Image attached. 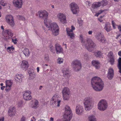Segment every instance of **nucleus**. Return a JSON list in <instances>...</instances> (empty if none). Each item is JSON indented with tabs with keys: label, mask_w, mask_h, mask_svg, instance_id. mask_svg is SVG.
<instances>
[{
	"label": "nucleus",
	"mask_w": 121,
	"mask_h": 121,
	"mask_svg": "<svg viewBox=\"0 0 121 121\" xmlns=\"http://www.w3.org/2000/svg\"><path fill=\"white\" fill-rule=\"evenodd\" d=\"M100 4L99 2H95L93 3L92 5V8L94 9H97L100 6Z\"/></svg>",
	"instance_id": "29"
},
{
	"label": "nucleus",
	"mask_w": 121,
	"mask_h": 121,
	"mask_svg": "<svg viewBox=\"0 0 121 121\" xmlns=\"http://www.w3.org/2000/svg\"><path fill=\"white\" fill-rule=\"evenodd\" d=\"M86 4H88L89 6H90L91 5V4L90 2L89 1H87L86 2Z\"/></svg>",
	"instance_id": "51"
},
{
	"label": "nucleus",
	"mask_w": 121,
	"mask_h": 121,
	"mask_svg": "<svg viewBox=\"0 0 121 121\" xmlns=\"http://www.w3.org/2000/svg\"><path fill=\"white\" fill-rule=\"evenodd\" d=\"M37 72H38L39 71V68L38 67H37Z\"/></svg>",
	"instance_id": "61"
},
{
	"label": "nucleus",
	"mask_w": 121,
	"mask_h": 121,
	"mask_svg": "<svg viewBox=\"0 0 121 121\" xmlns=\"http://www.w3.org/2000/svg\"><path fill=\"white\" fill-rule=\"evenodd\" d=\"M54 121V118L52 117H51L50 118V120L49 121Z\"/></svg>",
	"instance_id": "55"
},
{
	"label": "nucleus",
	"mask_w": 121,
	"mask_h": 121,
	"mask_svg": "<svg viewBox=\"0 0 121 121\" xmlns=\"http://www.w3.org/2000/svg\"><path fill=\"white\" fill-rule=\"evenodd\" d=\"M59 95H58L56 94L55 95L52 99L51 101H54V103H55V104H57V106L59 107L60 106V103L61 101L60 100H58V98Z\"/></svg>",
	"instance_id": "18"
},
{
	"label": "nucleus",
	"mask_w": 121,
	"mask_h": 121,
	"mask_svg": "<svg viewBox=\"0 0 121 121\" xmlns=\"http://www.w3.org/2000/svg\"><path fill=\"white\" fill-rule=\"evenodd\" d=\"M5 88V86H2L1 87V89L2 90H3Z\"/></svg>",
	"instance_id": "58"
},
{
	"label": "nucleus",
	"mask_w": 121,
	"mask_h": 121,
	"mask_svg": "<svg viewBox=\"0 0 121 121\" xmlns=\"http://www.w3.org/2000/svg\"><path fill=\"white\" fill-rule=\"evenodd\" d=\"M104 29L107 32H110L112 29L110 24L108 23H107L105 24Z\"/></svg>",
	"instance_id": "28"
},
{
	"label": "nucleus",
	"mask_w": 121,
	"mask_h": 121,
	"mask_svg": "<svg viewBox=\"0 0 121 121\" xmlns=\"http://www.w3.org/2000/svg\"><path fill=\"white\" fill-rule=\"evenodd\" d=\"M58 17L60 22L63 24L66 22V18L64 15L62 13H60L58 15Z\"/></svg>",
	"instance_id": "19"
},
{
	"label": "nucleus",
	"mask_w": 121,
	"mask_h": 121,
	"mask_svg": "<svg viewBox=\"0 0 121 121\" xmlns=\"http://www.w3.org/2000/svg\"><path fill=\"white\" fill-rule=\"evenodd\" d=\"M84 109L83 107L79 105H77L76 108V112L78 115H80L82 113Z\"/></svg>",
	"instance_id": "17"
},
{
	"label": "nucleus",
	"mask_w": 121,
	"mask_h": 121,
	"mask_svg": "<svg viewBox=\"0 0 121 121\" xmlns=\"http://www.w3.org/2000/svg\"><path fill=\"white\" fill-rule=\"evenodd\" d=\"M14 49V48L13 46L11 47H8L7 49V51L10 53H11L12 52Z\"/></svg>",
	"instance_id": "35"
},
{
	"label": "nucleus",
	"mask_w": 121,
	"mask_h": 121,
	"mask_svg": "<svg viewBox=\"0 0 121 121\" xmlns=\"http://www.w3.org/2000/svg\"><path fill=\"white\" fill-rule=\"evenodd\" d=\"M35 76V73L29 75V79L30 80L33 79Z\"/></svg>",
	"instance_id": "40"
},
{
	"label": "nucleus",
	"mask_w": 121,
	"mask_h": 121,
	"mask_svg": "<svg viewBox=\"0 0 121 121\" xmlns=\"http://www.w3.org/2000/svg\"><path fill=\"white\" fill-rule=\"evenodd\" d=\"M93 98L91 97H87L85 98L84 104L85 110L89 111L93 108Z\"/></svg>",
	"instance_id": "2"
},
{
	"label": "nucleus",
	"mask_w": 121,
	"mask_h": 121,
	"mask_svg": "<svg viewBox=\"0 0 121 121\" xmlns=\"http://www.w3.org/2000/svg\"><path fill=\"white\" fill-rule=\"evenodd\" d=\"M112 25L113 27V29H115L116 27L115 26V24L113 25Z\"/></svg>",
	"instance_id": "62"
},
{
	"label": "nucleus",
	"mask_w": 121,
	"mask_h": 121,
	"mask_svg": "<svg viewBox=\"0 0 121 121\" xmlns=\"http://www.w3.org/2000/svg\"><path fill=\"white\" fill-rule=\"evenodd\" d=\"M112 25H115V22H114L113 21H112Z\"/></svg>",
	"instance_id": "60"
},
{
	"label": "nucleus",
	"mask_w": 121,
	"mask_h": 121,
	"mask_svg": "<svg viewBox=\"0 0 121 121\" xmlns=\"http://www.w3.org/2000/svg\"><path fill=\"white\" fill-rule=\"evenodd\" d=\"M13 3L14 5L18 8H21L23 4L22 0H13Z\"/></svg>",
	"instance_id": "16"
},
{
	"label": "nucleus",
	"mask_w": 121,
	"mask_h": 121,
	"mask_svg": "<svg viewBox=\"0 0 121 121\" xmlns=\"http://www.w3.org/2000/svg\"><path fill=\"white\" fill-rule=\"evenodd\" d=\"M118 29L119 30V31L121 32V26L120 25L118 26Z\"/></svg>",
	"instance_id": "53"
},
{
	"label": "nucleus",
	"mask_w": 121,
	"mask_h": 121,
	"mask_svg": "<svg viewBox=\"0 0 121 121\" xmlns=\"http://www.w3.org/2000/svg\"><path fill=\"white\" fill-rule=\"evenodd\" d=\"M92 63L93 65L96 69H98L100 68V64L98 61L93 60L92 61Z\"/></svg>",
	"instance_id": "27"
},
{
	"label": "nucleus",
	"mask_w": 121,
	"mask_h": 121,
	"mask_svg": "<svg viewBox=\"0 0 121 121\" xmlns=\"http://www.w3.org/2000/svg\"><path fill=\"white\" fill-rule=\"evenodd\" d=\"M79 39L82 44V45L84 46V45H85V43L86 42V41H84L83 36L82 35H80Z\"/></svg>",
	"instance_id": "32"
},
{
	"label": "nucleus",
	"mask_w": 121,
	"mask_h": 121,
	"mask_svg": "<svg viewBox=\"0 0 121 121\" xmlns=\"http://www.w3.org/2000/svg\"><path fill=\"white\" fill-rule=\"evenodd\" d=\"M102 53L100 51H98L94 53L95 55L97 57H100L102 56Z\"/></svg>",
	"instance_id": "33"
},
{
	"label": "nucleus",
	"mask_w": 121,
	"mask_h": 121,
	"mask_svg": "<svg viewBox=\"0 0 121 121\" xmlns=\"http://www.w3.org/2000/svg\"><path fill=\"white\" fill-rule=\"evenodd\" d=\"M98 106V108L99 110L104 111L108 107L107 102L105 100L101 99L99 102Z\"/></svg>",
	"instance_id": "7"
},
{
	"label": "nucleus",
	"mask_w": 121,
	"mask_h": 121,
	"mask_svg": "<svg viewBox=\"0 0 121 121\" xmlns=\"http://www.w3.org/2000/svg\"><path fill=\"white\" fill-rule=\"evenodd\" d=\"M85 45L84 46L89 51H91L95 46V44L90 39H88L86 41Z\"/></svg>",
	"instance_id": "6"
},
{
	"label": "nucleus",
	"mask_w": 121,
	"mask_h": 121,
	"mask_svg": "<svg viewBox=\"0 0 121 121\" xmlns=\"http://www.w3.org/2000/svg\"><path fill=\"white\" fill-rule=\"evenodd\" d=\"M38 121H45V120H44L42 119H40Z\"/></svg>",
	"instance_id": "64"
},
{
	"label": "nucleus",
	"mask_w": 121,
	"mask_h": 121,
	"mask_svg": "<svg viewBox=\"0 0 121 121\" xmlns=\"http://www.w3.org/2000/svg\"><path fill=\"white\" fill-rule=\"evenodd\" d=\"M39 102L37 100H35L34 103V104L32 105V107L33 108H37V106L38 105Z\"/></svg>",
	"instance_id": "38"
},
{
	"label": "nucleus",
	"mask_w": 121,
	"mask_h": 121,
	"mask_svg": "<svg viewBox=\"0 0 121 121\" xmlns=\"http://www.w3.org/2000/svg\"><path fill=\"white\" fill-rule=\"evenodd\" d=\"M78 22L80 26H81L82 24L83 21L81 20H78Z\"/></svg>",
	"instance_id": "47"
},
{
	"label": "nucleus",
	"mask_w": 121,
	"mask_h": 121,
	"mask_svg": "<svg viewBox=\"0 0 121 121\" xmlns=\"http://www.w3.org/2000/svg\"><path fill=\"white\" fill-rule=\"evenodd\" d=\"M120 36H121V35H118L117 37H116V39H118L119 38V37H120Z\"/></svg>",
	"instance_id": "59"
},
{
	"label": "nucleus",
	"mask_w": 121,
	"mask_h": 121,
	"mask_svg": "<svg viewBox=\"0 0 121 121\" xmlns=\"http://www.w3.org/2000/svg\"><path fill=\"white\" fill-rule=\"evenodd\" d=\"M8 115L10 117L14 115L15 113V109L14 107H11L9 108L8 111Z\"/></svg>",
	"instance_id": "26"
},
{
	"label": "nucleus",
	"mask_w": 121,
	"mask_h": 121,
	"mask_svg": "<svg viewBox=\"0 0 121 121\" xmlns=\"http://www.w3.org/2000/svg\"><path fill=\"white\" fill-rule=\"evenodd\" d=\"M22 101H21L19 102L18 104V106L20 107L22 106Z\"/></svg>",
	"instance_id": "48"
},
{
	"label": "nucleus",
	"mask_w": 121,
	"mask_h": 121,
	"mask_svg": "<svg viewBox=\"0 0 121 121\" xmlns=\"http://www.w3.org/2000/svg\"><path fill=\"white\" fill-rule=\"evenodd\" d=\"M118 54L120 56H121V51H120L118 52Z\"/></svg>",
	"instance_id": "56"
},
{
	"label": "nucleus",
	"mask_w": 121,
	"mask_h": 121,
	"mask_svg": "<svg viewBox=\"0 0 121 121\" xmlns=\"http://www.w3.org/2000/svg\"><path fill=\"white\" fill-rule=\"evenodd\" d=\"M50 27L48 30H50L52 32L53 35L54 36H56L59 34V29L58 26L57 24L53 22L50 25Z\"/></svg>",
	"instance_id": "5"
},
{
	"label": "nucleus",
	"mask_w": 121,
	"mask_h": 121,
	"mask_svg": "<svg viewBox=\"0 0 121 121\" xmlns=\"http://www.w3.org/2000/svg\"><path fill=\"white\" fill-rule=\"evenodd\" d=\"M114 76L113 70L112 68H109L107 75V77L109 79L111 80L113 78Z\"/></svg>",
	"instance_id": "21"
},
{
	"label": "nucleus",
	"mask_w": 121,
	"mask_h": 121,
	"mask_svg": "<svg viewBox=\"0 0 121 121\" xmlns=\"http://www.w3.org/2000/svg\"><path fill=\"white\" fill-rule=\"evenodd\" d=\"M93 33V31L92 30L89 31L88 32V34L89 35H91Z\"/></svg>",
	"instance_id": "54"
},
{
	"label": "nucleus",
	"mask_w": 121,
	"mask_h": 121,
	"mask_svg": "<svg viewBox=\"0 0 121 121\" xmlns=\"http://www.w3.org/2000/svg\"><path fill=\"white\" fill-rule=\"evenodd\" d=\"M63 99L66 100H68L69 98L70 91L69 89L67 87L64 88L62 91Z\"/></svg>",
	"instance_id": "8"
},
{
	"label": "nucleus",
	"mask_w": 121,
	"mask_h": 121,
	"mask_svg": "<svg viewBox=\"0 0 121 121\" xmlns=\"http://www.w3.org/2000/svg\"><path fill=\"white\" fill-rule=\"evenodd\" d=\"M108 57L110 59V62L111 64L113 65L114 64L115 59L113 56V53L112 52H110L108 53Z\"/></svg>",
	"instance_id": "24"
},
{
	"label": "nucleus",
	"mask_w": 121,
	"mask_h": 121,
	"mask_svg": "<svg viewBox=\"0 0 121 121\" xmlns=\"http://www.w3.org/2000/svg\"><path fill=\"white\" fill-rule=\"evenodd\" d=\"M63 59L61 58H59L57 60V63L60 64L63 62Z\"/></svg>",
	"instance_id": "39"
},
{
	"label": "nucleus",
	"mask_w": 121,
	"mask_h": 121,
	"mask_svg": "<svg viewBox=\"0 0 121 121\" xmlns=\"http://www.w3.org/2000/svg\"><path fill=\"white\" fill-rule=\"evenodd\" d=\"M44 59L45 60L48 62L49 60V57L48 54L45 55L44 56Z\"/></svg>",
	"instance_id": "43"
},
{
	"label": "nucleus",
	"mask_w": 121,
	"mask_h": 121,
	"mask_svg": "<svg viewBox=\"0 0 121 121\" xmlns=\"http://www.w3.org/2000/svg\"><path fill=\"white\" fill-rule=\"evenodd\" d=\"M71 10L73 14L78 13L79 11V8L77 4L75 3H72L70 4Z\"/></svg>",
	"instance_id": "10"
},
{
	"label": "nucleus",
	"mask_w": 121,
	"mask_h": 121,
	"mask_svg": "<svg viewBox=\"0 0 121 121\" xmlns=\"http://www.w3.org/2000/svg\"><path fill=\"white\" fill-rule=\"evenodd\" d=\"M4 117H2L0 118V121H4Z\"/></svg>",
	"instance_id": "57"
},
{
	"label": "nucleus",
	"mask_w": 121,
	"mask_h": 121,
	"mask_svg": "<svg viewBox=\"0 0 121 121\" xmlns=\"http://www.w3.org/2000/svg\"><path fill=\"white\" fill-rule=\"evenodd\" d=\"M38 13L40 17L45 19L44 20V23L46 26L49 28L50 27V25L53 23H52V21L47 23V18L48 16V13L46 11L43 10L39 11Z\"/></svg>",
	"instance_id": "4"
},
{
	"label": "nucleus",
	"mask_w": 121,
	"mask_h": 121,
	"mask_svg": "<svg viewBox=\"0 0 121 121\" xmlns=\"http://www.w3.org/2000/svg\"><path fill=\"white\" fill-rule=\"evenodd\" d=\"M6 21L8 24L12 27L14 26L15 25L14 19L13 17L10 15H7L6 17Z\"/></svg>",
	"instance_id": "11"
},
{
	"label": "nucleus",
	"mask_w": 121,
	"mask_h": 121,
	"mask_svg": "<svg viewBox=\"0 0 121 121\" xmlns=\"http://www.w3.org/2000/svg\"><path fill=\"white\" fill-rule=\"evenodd\" d=\"M17 17L18 19L20 20H22L23 21L25 20V18L23 16L21 15H19L17 16Z\"/></svg>",
	"instance_id": "42"
},
{
	"label": "nucleus",
	"mask_w": 121,
	"mask_h": 121,
	"mask_svg": "<svg viewBox=\"0 0 121 121\" xmlns=\"http://www.w3.org/2000/svg\"><path fill=\"white\" fill-rule=\"evenodd\" d=\"M96 38L100 42L102 43L106 42V40L104 35L100 33H97L95 36Z\"/></svg>",
	"instance_id": "15"
},
{
	"label": "nucleus",
	"mask_w": 121,
	"mask_h": 121,
	"mask_svg": "<svg viewBox=\"0 0 121 121\" xmlns=\"http://www.w3.org/2000/svg\"><path fill=\"white\" fill-rule=\"evenodd\" d=\"M11 86H6L5 90L6 91H9L11 89Z\"/></svg>",
	"instance_id": "45"
},
{
	"label": "nucleus",
	"mask_w": 121,
	"mask_h": 121,
	"mask_svg": "<svg viewBox=\"0 0 121 121\" xmlns=\"http://www.w3.org/2000/svg\"><path fill=\"white\" fill-rule=\"evenodd\" d=\"M65 112L63 116V121H70L73 116V114L70 107L66 106L65 107Z\"/></svg>",
	"instance_id": "3"
},
{
	"label": "nucleus",
	"mask_w": 121,
	"mask_h": 121,
	"mask_svg": "<svg viewBox=\"0 0 121 121\" xmlns=\"http://www.w3.org/2000/svg\"><path fill=\"white\" fill-rule=\"evenodd\" d=\"M23 52L25 56L28 57L30 55L29 50L27 48H25L23 51Z\"/></svg>",
	"instance_id": "31"
},
{
	"label": "nucleus",
	"mask_w": 121,
	"mask_h": 121,
	"mask_svg": "<svg viewBox=\"0 0 121 121\" xmlns=\"http://www.w3.org/2000/svg\"><path fill=\"white\" fill-rule=\"evenodd\" d=\"M12 42L14 44H16L17 43V42L16 41H14V39H12Z\"/></svg>",
	"instance_id": "52"
},
{
	"label": "nucleus",
	"mask_w": 121,
	"mask_h": 121,
	"mask_svg": "<svg viewBox=\"0 0 121 121\" xmlns=\"http://www.w3.org/2000/svg\"><path fill=\"white\" fill-rule=\"evenodd\" d=\"M31 92L29 90H26L23 92V98L26 101L30 100L32 98L30 95Z\"/></svg>",
	"instance_id": "14"
},
{
	"label": "nucleus",
	"mask_w": 121,
	"mask_h": 121,
	"mask_svg": "<svg viewBox=\"0 0 121 121\" xmlns=\"http://www.w3.org/2000/svg\"><path fill=\"white\" fill-rule=\"evenodd\" d=\"M88 119L89 121H96L95 116L93 115L89 116Z\"/></svg>",
	"instance_id": "34"
},
{
	"label": "nucleus",
	"mask_w": 121,
	"mask_h": 121,
	"mask_svg": "<svg viewBox=\"0 0 121 121\" xmlns=\"http://www.w3.org/2000/svg\"><path fill=\"white\" fill-rule=\"evenodd\" d=\"M73 67L76 71H78L81 68V64L79 61L75 60L73 61L72 63Z\"/></svg>",
	"instance_id": "9"
},
{
	"label": "nucleus",
	"mask_w": 121,
	"mask_h": 121,
	"mask_svg": "<svg viewBox=\"0 0 121 121\" xmlns=\"http://www.w3.org/2000/svg\"><path fill=\"white\" fill-rule=\"evenodd\" d=\"M50 51L53 53H55V51L54 48L52 45H50Z\"/></svg>",
	"instance_id": "41"
},
{
	"label": "nucleus",
	"mask_w": 121,
	"mask_h": 121,
	"mask_svg": "<svg viewBox=\"0 0 121 121\" xmlns=\"http://www.w3.org/2000/svg\"><path fill=\"white\" fill-rule=\"evenodd\" d=\"M13 84L12 82L10 80H7L6 81V86H11Z\"/></svg>",
	"instance_id": "37"
},
{
	"label": "nucleus",
	"mask_w": 121,
	"mask_h": 121,
	"mask_svg": "<svg viewBox=\"0 0 121 121\" xmlns=\"http://www.w3.org/2000/svg\"><path fill=\"white\" fill-rule=\"evenodd\" d=\"M5 35H4V39L6 41L10 39L13 36V34L12 30H7L5 31Z\"/></svg>",
	"instance_id": "13"
},
{
	"label": "nucleus",
	"mask_w": 121,
	"mask_h": 121,
	"mask_svg": "<svg viewBox=\"0 0 121 121\" xmlns=\"http://www.w3.org/2000/svg\"><path fill=\"white\" fill-rule=\"evenodd\" d=\"M28 73L29 75L33 74L34 73H35L33 70H30V71H29L28 72Z\"/></svg>",
	"instance_id": "46"
},
{
	"label": "nucleus",
	"mask_w": 121,
	"mask_h": 121,
	"mask_svg": "<svg viewBox=\"0 0 121 121\" xmlns=\"http://www.w3.org/2000/svg\"><path fill=\"white\" fill-rule=\"evenodd\" d=\"M71 29L69 28H66V31L68 36L71 39H73L74 36L73 31L75 30V28L73 26H71Z\"/></svg>",
	"instance_id": "12"
},
{
	"label": "nucleus",
	"mask_w": 121,
	"mask_h": 121,
	"mask_svg": "<svg viewBox=\"0 0 121 121\" xmlns=\"http://www.w3.org/2000/svg\"><path fill=\"white\" fill-rule=\"evenodd\" d=\"M55 47L57 54H58L60 53H62L63 48L59 44H56L55 45Z\"/></svg>",
	"instance_id": "25"
},
{
	"label": "nucleus",
	"mask_w": 121,
	"mask_h": 121,
	"mask_svg": "<svg viewBox=\"0 0 121 121\" xmlns=\"http://www.w3.org/2000/svg\"><path fill=\"white\" fill-rule=\"evenodd\" d=\"M43 87V86H40L39 88V89L40 90H41V88Z\"/></svg>",
	"instance_id": "63"
},
{
	"label": "nucleus",
	"mask_w": 121,
	"mask_h": 121,
	"mask_svg": "<svg viewBox=\"0 0 121 121\" xmlns=\"http://www.w3.org/2000/svg\"><path fill=\"white\" fill-rule=\"evenodd\" d=\"M0 4L3 6H5L6 5V4L4 3V1L2 0H0Z\"/></svg>",
	"instance_id": "44"
},
{
	"label": "nucleus",
	"mask_w": 121,
	"mask_h": 121,
	"mask_svg": "<svg viewBox=\"0 0 121 121\" xmlns=\"http://www.w3.org/2000/svg\"><path fill=\"white\" fill-rule=\"evenodd\" d=\"M25 118L24 117H23L21 118V121H25Z\"/></svg>",
	"instance_id": "50"
},
{
	"label": "nucleus",
	"mask_w": 121,
	"mask_h": 121,
	"mask_svg": "<svg viewBox=\"0 0 121 121\" xmlns=\"http://www.w3.org/2000/svg\"><path fill=\"white\" fill-rule=\"evenodd\" d=\"M23 76L21 74H17L14 76V79L17 83H21L22 82Z\"/></svg>",
	"instance_id": "22"
},
{
	"label": "nucleus",
	"mask_w": 121,
	"mask_h": 121,
	"mask_svg": "<svg viewBox=\"0 0 121 121\" xmlns=\"http://www.w3.org/2000/svg\"><path fill=\"white\" fill-rule=\"evenodd\" d=\"M104 10H99L97 13L98 15L100 14L104 11Z\"/></svg>",
	"instance_id": "49"
},
{
	"label": "nucleus",
	"mask_w": 121,
	"mask_h": 121,
	"mask_svg": "<svg viewBox=\"0 0 121 121\" xmlns=\"http://www.w3.org/2000/svg\"><path fill=\"white\" fill-rule=\"evenodd\" d=\"M62 72L64 76L67 79V81H68L69 78L70 76V73L68 69L64 68L62 70Z\"/></svg>",
	"instance_id": "20"
},
{
	"label": "nucleus",
	"mask_w": 121,
	"mask_h": 121,
	"mask_svg": "<svg viewBox=\"0 0 121 121\" xmlns=\"http://www.w3.org/2000/svg\"><path fill=\"white\" fill-rule=\"evenodd\" d=\"M21 67L24 70H25L27 69L28 67L27 61L25 60H23L21 65Z\"/></svg>",
	"instance_id": "23"
},
{
	"label": "nucleus",
	"mask_w": 121,
	"mask_h": 121,
	"mask_svg": "<svg viewBox=\"0 0 121 121\" xmlns=\"http://www.w3.org/2000/svg\"><path fill=\"white\" fill-rule=\"evenodd\" d=\"M118 68L119 69V72L121 74V57H120L118 59Z\"/></svg>",
	"instance_id": "30"
},
{
	"label": "nucleus",
	"mask_w": 121,
	"mask_h": 121,
	"mask_svg": "<svg viewBox=\"0 0 121 121\" xmlns=\"http://www.w3.org/2000/svg\"><path fill=\"white\" fill-rule=\"evenodd\" d=\"M100 6L102 5L103 6H106L107 4V1L105 0H103L99 2Z\"/></svg>",
	"instance_id": "36"
},
{
	"label": "nucleus",
	"mask_w": 121,
	"mask_h": 121,
	"mask_svg": "<svg viewBox=\"0 0 121 121\" xmlns=\"http://www.w3.org/2000/svg\"><path fill=\"white\" fill-rule=\"evenodd\" d=\"M91 83L93 89L97 91L102 90L104 86L103 82L98 77L93 78L91 80Z\"/></svg>",
	"instance_id": "1"
}]
</instances>
